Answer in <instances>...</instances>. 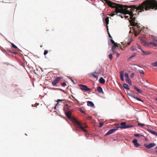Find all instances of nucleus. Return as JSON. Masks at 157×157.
Here are the masks:
<instances>
[{"mask_svg": "<svg viewBox=\"0 0 157 157\" xmlns=\"http://www.w3.org/2000/svg\"><path fill=\"white\" fill-rule=\"evenodd\" d=\"M105 0L109 6L115 9V12H112L110 16H113L119 13L120 14L118 15L123 18V17L121 15L122 13L123 15L128 14L130 16V18L133 21L135 20V18L133 16L136 14L137 13H139L151 10H157V1L155 0H146L138 6L134 5L129 6H124L108 0Z\"/></svg>", "mask_w": 157, "mask_h": 157, "instance_id": "1", "label": "nucleus"}, {"mask_svg": "<svg viewBox=\"0 0 157 157\" xmlns=\"http://www.w3.org/2000/svg\"><path fill=\"white\" fill-rule=\"evenodd\" d=\"M72 112L70 110L66 112L65 115L67 118L70 119L71 121L74 124H76L77 125H78L80 127L81 126L79 123L78 122V121L75 117L71 116Z\"/></svg>", "mask_w": 157, "mask_h": 157, "instance_id": "2", "label": "nucleus"}, {"mask_svg": "<svg viewBox=\"0 0 157 157\" xmlns=\"http://www.w3.org/2000/svg\"><path fill=\"white\" fill-rule=\"evenodd\" d=\"M130 23L132 26L136 27L135 29H134L135 32V35L136 36L141 32V30L140 27L137 23H135V21L130 22Z\"/></svg>", "mask_w": 157, "mask_h": 157, "instance_id": "3", "label": "nucleus"}, {"mask_svg": "<svg viewBox=\"0 0 157 157\" xmlns=\"http://www.w3.org/2000/svg\"><path fill=\"white\" fill-rule=\"evenodd\" d=\"M78 122L79 123L81 126V127L78 125H77L78 127V128H80L81 130L83 132H85L86 133H87L88 132L85 129V128L87 127V125L85 124H82L80 121H78Z\"/></svg>", "mask_w": 157, "mask_h": 157, "instance_id": "4", "label": "nucleus"}, {"mask_svg": "<svg viewBox=\"0 0 157 157\" xmlns=\"http://www.w3.org/2000/svg\"><path fill=\"white\" fill-rule=\"evenodd\" d=\"M62 78V77H58L56 78L52 82V85L53 86H56Z\"/></svg>", "mask_w": 157, "mask_h": 157, "instance_id": "5", "label": "nucleus"}, {"mask_svg": "<svg viewBox=\"0 0 157 157\" xmlns=\"http://www.w3.org/2000/svg\"><path fill=\"white\" fill-rule=\"evenodd\" d=\"M79 86L80 87V89L82 90H84L85 91H89L91 90L90 88H88L87 86L86 85H83L79 84Z\"/></svg>", "mask_w": 157, "mask_h": 157, "instance_id": "6", "label": "nucleus"}, {"mask_svg": "<svg viewBox=\"0 0 157 157\" xmlns=\"http://www.w3.org/2000/svg\"><path fill=\"white\" fill-rule=\"evenodd\" d=\"M118 127H117L115 128L112 129L108 131L107 133L105 134V136L109 135L110 134L113 133L115 131H116L118 130Z\"/></svg>", "mask_w": 157, "mask_h": 157, "instance_id": "7", "label": "nucleus"}, {"mask_svg": "<svg viewBox=\"0 0 157 157\" xmlns=\"http://www.w3.org/2000/svg\"><path fill=\"white\" fill-rule=\"evenodd\" d=\"M156 145V144L155 143H151L149 144H144V146L145 147H147V148L150 149L152 147L155 146Z\"/></svg>", "mask_w": 157, "mask_h": 157, "instance_id": "8", "label": "nucleus"}, {"mask_svg": "<svg viewBox=\"0 0 157 157\" xmlns=\"http://www.w3.org/2000/svg\"><path fill=\"white\" fill-rule=\"evenodd\" d=\"M133 142L134 145L136 147H138L140 145V144L137 143V141L136 139H135L133 140Z\"/></svg>", "mask_w": 157, "mask_h": 157, "instance_id": "9", "label": "nucleus"}, {"mask_svg": "<svg viewBox=\"0 0 157 157\" xmlns=\"http://www.w3.org/2000/svg\"><path fill=\"white\" fill-rule=\"evenodd\" d=\"M120 77L121 78V80L122 81H123L124 80V72L123 71H121L120 72Z\"/></svg>", "mask_w": 157, "mask_h": 157, "instance_id": "10", "label": "nucleus"}, {"mask_svg": "<svg viewBox=\"0 0 157 157\" xmlns=\"http://www.w3.org/2000/svg\"><path fill=\"white\" fill-rule=\"evenodd\" d=\"M97 90L99 93H101L103 94H104L103 92L102 88L100 86H98L97 88Z\"/></svg>", "mask_w": 157, "mask_h": 157, "instance_id": "11", "label": "nucleus"}, {"mask_svg": "<svg viewBox=\"0 0 157 157\" xmlns=\"http://www.w3.org/2000/svg\"><path fill=\"white\" fill-rule=\"evenodd\" d=\"M121 126L118 127V128H125L126 123L125 122H122L121 123Z\"/></svg>", "mask_w": 157, "mask_h": 157, "instance_id": "12", "label": "nucleus"}, {"mask_svg": "<svg viewBox=\"0 0 157 157\" xmlns=\"http://www.w3.org/2000/svg\"><path fill=\"white\" fill-rule=\"evenodd\" d=\"M87 105L88 106L91 107H93L94 106V105L93 102L89 101H87Z\"/></svg>", "mask_w": 157, "mask_h": 157, "instance_id": "13", "label": "nucleus"}, {"mask_svg": "<svg viewBox=\"0 0 157 157\" xmlns=\"http://www.w3.org/2000/svg\"><path fill=\"white\" fill-rule=\"evenodd\" d=\"M94 77L97 78L98 76V73L96 72H93L91 74Z\"/></svg>", "mask_w": 157, "mask_h": 157, "instance_id": "14", "label": "nucleus"}, {"mask_svg": "<svg viewBox=\"0 0 157 157\" xmlns=\"http://www.w3.org/2000/svg\"><path fill=\"white\" fill-rule=\"evenodd\" d=\"M142 55L143 56H145L147 55H148L151 53V52H149L147 51V52H145L143 50H142Z\"/></svg>", "mask_w": 157, "mask_h": 157, "instance_id": "15", "label": "nucleus"}, {"mask_svg": "<svg viewBox=\"0 0 157 157\" xmlns=\"http://www.w3.org/2000/svg\"><path fill=\"white\" fill-rule=\"evenodd\" d=\"M99 82L101 84H104L105 82V80L102 78H101L99 80Z\"/></svg>", "mask_w": 157, "mask_h": 157, "instance_id": "16", "label": "nucleus"}, {"mask_svg": "<svg viewBox=\"0 0 157 157\" xmlns=\"http://www.w3.org/2000/svg\"><path fill=\"white\" fill-rule=\"evenodd\" d=\"M151 45L152 47L155 46L156 47L157 46L156 44L153 41L149 43V44H148V46H150V45Z\"/></svg>", "mask_w": 157, "mask_h": 157, "instance_id": "17", "label": "nucleus"}, {"mask_svg": "<svg viewBox=\"0 0 157 157\" xmlns=\"http://www.w3.org/2000/svg\"><path fill=\"white\" fill-rule=\"evenodd\" d=\"M125 77L126 81H128L129 80L128 77V73H126L125 74Z\"/></svg>", "mask_w": 157, "mask_h": 157, "instance_id": "18", "label": "nucleus"}, {"mask_svg": "<svg viewBox=\"0 0 157 157\" xmlns=\"http://www.w3.org/2000/svg\"><path fill=\"white\" fill-rule=\"evenodd\" d=\"M136 53H134L132 54L128 58V60L129 61L132 58L135 57L136 56Z\"/></svg>", "mask_w": 157, "mask_h": 157, "instance_id": "19", "label": "nucleus"}, {"mask_svg": "<svg viewBox=\"0 0 157 157\" xmlns=\"http://www.w3.org/2000/svg\"><path fill=\"white\" fill-rule=\"evenodd\" d=\"M123 86L126 89L129 90V87L128 85L124 83L123 84Z\"/></svg>", "mask_w": 157, "mask_h": 157, "instance_id": "20", "label": "nucleus"}, {"mask_svg": "<svg viewBox=\"0 0 157 157\" xmlns=\"http://www.w3.org/2000/svg\"><path fill=\"white\" fill-rule=\"evenodd\" d=\"M134 88L139 93H142V91L139 89L137 87H136V86H135Z\"/></svg>", "mask_w": 157, "mask_h": 157, "instance_id": "21", "label": "nucleus"}, {"mask_svg": "<svg viewBox=\"0 0 157 157\" xmlns=\"http://www.w3.org/2000/svg\"><path fill=\"white\" fill-rule=\"evenodd\" d=\"M105 22L106 25V27H107V26H108V25L109 24V17H107L105 19Z\"/></svg>", "mask_w": 157, "mask_h": 157, "instance_id": "22", "label": "nucleus"}, {"mask_svg": "<svg viewBox=\"0 0 157 157\" xmlns=\"http://www.w3.org/2000/svg\"><path fill=\"white\" fill-rule=\"evenodd\" d=\"M133 98H134L135 99H136L137 100H138V101H141L142 102H143V101L141 99H140V98H138V97H136L134 96H133Z\"/></svg>", "mask_w": 157, "mask_h": 157, "instance_id": "23", "label": "nucleus"}, {"mask_svg": "<svg viewBox=\"0 0 157 157\" xmlns=\"http://www.w3.org/2000/svg\"><path fill=\"white\" fill-rule=\"evenodd\" d=\"M10 44H11L12 47L16 49V50H19V49L16 46H15L14 44L12 43H10Z\"/></svg>", "mask_w": 157, "mask_h": 157, "instance_id": "24", "label": "nucleus"}, {"mask_svg": "<svg viewBox=\"0 0 157 157\" xmlns=\"http://www.w3.org/2000/svg\"><path fill=\"white\" fill-rule=\"evenodd\" d=\"M149 132H150L151 134L153 135H155L157 136V133L154 131H152L151 130H150Z\"/></svg>", "mask_w": 157, "mask_h": 157, "instance_id": "25", "label": "nucleus"}, {"mask_svg": "<svg viewBox=\"0 0 157 157\" xmlns=\"http://www.w3.org/2000/svg\"><path fill=\"white\" fill-rule=\"evenodd\" d=\"M10 68L11 69L12 71L13 72H14L16 70V68L15 67H14L13 66H12L11 67H10Z\"/></svg>", "mask_w": 157, "mask_h": 157, "instance_id": "26", "label": "nucleus"}, {"mask_svg": "<svg viewBox=\"0 0 157 157\" xmlns=\"http://www.w3.org/2000/svg\"><path fill=\"white\" fill-rule=\"evenodd\" d=\"M152 38L155 41L157 42V37L154 36H151Z\"/></svg>", "mask_w": 157, "mask_h": 157, "instance_id": "27", "label": "nucleus"}, {"mask_svg": "<svg viewBox=\"0 0 157 157\" xmlns=\"http://www.w3.org/2000/svg\"><path fill=\"white\" fill-rule=\"evenodd\" d=\"M151 64L152 66L153 67H157V61H156L154 63H152Z\"/></svg>", "mask_w": 157, "mask_h": 157, "instance_id": "28", "label": "nucleus"}, {"mask_svg": "<svg viewBox=\"0 0 157 157\" xmlns=\"http://www.w3.org/2000/svg\"><path fill=\"white\" fill-rule=\"evenodd\" d=\"M132 127L133 126L131 125H126L125 128H127Z\"/></svg>", "mask_w": 157, "mask_h": 157, "instance_id": "29", "label": "nucleus"}, {"mask_svg": "<svg viewBox=\"0 0 157 157\" xmlns=\"http://www.w3.org/2000/svg\"><path fill=\"white\" fill-rule=\"evenodd\" d=\"M107 32H108V33L109 34V36L111 38H112V36H111V35H110L109 33V29H108V26H107Z\"/></svg>", "mask_w": 157, "mask_h": 157, "instance_id": "30", "label": "nucleus"}, {"mask_svg": "<svg viewBox=\"0 0 157 157\" xmlns=\"http://www.w3.org/2000/svg\"><path fill=\"white\" fill-rule=\"evenodd\" d=\"M109 58L111 59V60H112L113 59V56L112 54H110L109 55Z\"/></svg>", "mask_w": 157, "mask_h": 157, "instance_id": "31", "label": "nucleus"}, {"mask_svg": "<svg viewBox=\"0 0 157 157\" xmlns=\"http://www.w3.org/2000/svg\"><path fill=\"white\" fill-rule=\"evenodd\" d=\"M139 72L141 74L143 75L144 74V72L143 70H139Z\"/></svg>", "mask_w": 157, "mask_h": 157, "instance_id": "32", "label": "nucleus"}, {"mask_svg": "<svg viewBox=\"0 0 157 157\" xmlns=\"http://www.w3.org/2000/svg\"><path fill=\"white\" fill-rule=\"evenodd\" d=\"M134 136L136 137H140L141 136H142L140 134H135Z\"/></svg>", "mask_w": 157, "mask_h": 157, "instance_id": "33", "label": "nucleus"}, {"mask_svg": "<svg viewBox=\"0 0 157 157\" xmlns=\"http://www.w3.org/2000/svg\"><path fill=\"white\" fill-rule=\"evenodd\" d=\"M112 51L113 52V53H116L115 51V48L114 47H113L112 49Z\"/></svg>", "mask_w": 157, "mask_h": 157, "instance_id": "34", "label": "nucleus"}, {"mask_svg": "<svg viewBox=\"0 0 157 157\" xmlns=\"http://www.w3.org/2000/svg\"><path fill=\"white\" fill-rule=\"evenodd\" d=\"M103 125V123L102 122H100L99 124V127L100 128H101V127H102Z\"/></svg>", "mask_w": 157, "mask_h": 157, "instance_id": "35", "label": "nucleus"}, {"mask_svg": "<svg viewBox=\"0 0 157 157\" xmlns=\"http://www.w3.org/2000/svg\"><path fill=\"white\" fill-rule=\"evenodd\" d=\"M61 85L62 86L64 87L66 86V83L65 82H63L62 83Z\"/></svg>", "mask_w": 157, "mask_h": 157, "instance_id": "36", "label": "nucleus"}, {"mask_svg": "<svg viewBox=\"0 0 157 157\" xmlns=\"http://www.w3.org/2000/svg\"><path fill=\"white\" fill-rule=\"evenodd\" d=\"M113 45L114 48L118 47V45L117 43H115V44H113Z\"/></svg>", "mask_w": 157, "mask_h": 157, "instance_id": "37", "label": "nucleus"}, {"mask_svg": "<svg viewBox=\"0 0 157 157\" xmlns=\"http://www.w3.org/2000/svg\"><path fill=\"white\" fill-rule=\"evenodd\" d=\"M131 49L132 50H134L136 49V47L134 46L132 47Z\"/></svg>", "mask_w": 157, "mask_h": 157, "instance_id": "38", "label": "nucleus"}, {"mask_svg": "<svg viewBox=\"0 0 157 157\" xmlns=\"http://www.w3.org/2000/svg\"><path fill=\"white\" fill-rule=\"evenodd\" d=\"M137 46L138 48L139 49L141 50V51H142V50H143L141 48V46L140 45H138V44L137 45Z\"/></svg>", "mask_w": 157, "mask_h": 157, "instance_id": "39", "label": "nucleus"}, {"mask_svg": "<svg viewBox=\"0 0 157 157\" xmlns=\"http://www.w3.org/2000/svg\"><path fill=\"white\" fill-rule=\"evenodd\" d=\"M48 50H45L44 51V55H46L48 53Z\"/></svg>", "mask_w": 157, "mask_h": 157, "instance_id": "40", "label": "nucleus"}, {"mask_svg": "<svg viewBox=\"0 0 157 157\" xmlns=\"http://www.w3.org/2000/svg\"><path fill=\"white\" fill-rule=\"evenodd\" d=\"M138 124L139 125H140V126H144V125L143 124H141V123H138Z\"/></svg>", "mask_w": 157, "mask_h": 157, "instance_id": "41", "label": "nucleus"}, {"mask_svg": "<svg viewBox=\"0 0 157 157\" xmlns=\"http://www.w3.org/2000/svg\"><path fill=\"white\" fill-rule=\"evenodd\" d=\"M128 83L130 85H132V82H131V81L130 80H129L128 81H127Z\"/></svg>", "mask_w": 157, "mask_h": 157, "instance_id": "42", "label": "nucleus"}, {"mask_svg": "<svg viewBox=\"0 0 157 157\" xmlns=\"http://www.w3.org/2000/svg\"><path fill=\"white\" fill-rule=\"evenodd\" d=\"M135 75V74L134 73H132L130 75V77L132 78Z\"/></svg>", "mask_w": 157, "mask_h": 157, "instance_id": "43", "label": "nucleus"}, {"mask_svg": "<svg viewBox=\"0 0 157 157\" xmlns=\"http://www.w3.org/2000/svg\"><path fill=\"white\" fill-rule=\"evenodd\" d=\"M121 44L122 45H124L125 47H126L127 46L125 45L126 43H124V42H121Z\"/></svg>", "mask_w": 157, "mask_h": 157, "instance_id": "44", "label": "nucleus"}, {"mask_svg": "<svg viewBox=\"0 0 157 157\" xmlns=\"http://www.w3.org/2000/svg\"><path fill=\"white\" fill-rule=\"evenodd\" d=\"M110 41L113 44H115V42L113 40L111 39Z\"/></svg>", "mask_w": 157, "mask_h": 157, "instance_id": "45", "label": "nucleus"}, {"mask_svg": "<svg viewBox=\"0 0 157 157\" xmlns=\"http://www.w3.org/2000/svg\"><path fill=\"white\" fill-rule=\"evenodd\" d=\"M79 110L82 113H85V112L83 110H82L81 109H80Z\"/></svg>", "mask_w": 157, "mask_h": 157, "instance_id": "46", "label": "nucleus"}, {"mask_svg": "<svg viewBox=\"0 0 157 157\" xmlns=\"http://www.w3.org/2000/svg\"><path fill=\"white\" fill-rule=\"evenodd\" d=\"M116 54L117 55V57H118L120 56V54L118 52H116Z\"/></svg>", "mask_w": 157, "mask_h": 157, "instance_id": "47", "label": "nucleus"}, {"mask_svg": "<svg viewBox=\"0 0 157 157\" xmlns=\"http://www.w3.org/2000/svg\"><path fill=\"white\" fill-rule=\"evenodd\" d=\"M63 101V100L58 99V100H57V101L58 102H59V101Z\"/></svg>", "mask_w": 157, "mask_h": 157, "instance_id": "48", "label": "nucleus"}, {"mask_svg": "<svg viewBox=\"0 0 157 157\" xmlns=\"http://www.w3.org/2000/svg\"><path fill=\"white\" fill-rule=\"evenodd\" d=\"M88 119L90 120L92 119V117L90 116H88L87 118Z\"/></svg>", "mask_w": 157, "mask_h": 157, "instance_id": "49", "label": "nucleus"}, {"mask_svg": "<svg viewBox=\"0 0 157 157\" xmlns=\"http://www.w3.org/2000/svg\"><path fill=\"white\" fill-rule=\"evenodd\" d=\"M88 132L87 133H86L85 134V136L87 137L88 136Z\"/></svg>", "mask_w": 157, "mask_h": 157, "instance_id": "50", "label": "nucleus"}, {"mask_svg": "<svg viewBox=\"0 0 157 157\" xmlns=\"http://www.w3.org/2000/svg\"><path fill=\"white\" fill-rule=\"evenodd\" d=\"M130 43H131V42H128V43H127L128 45H129L130 44Z\"/></svg>", "mask_w": 157, "mask_h": 157, "instance_id": "51", "label": "nucleus"}, {"mask_svg": "<svg viewBox=\"0 0 157 157\" xmlns=\"http://www.w3.org/2000/svg\"><path fill=\"white\" fill-rule=\"evenodd\" d=\"M128 95H131V93H128Z\"/></svg>", "mask_w": 157, "mask_h": 157, "instance_id": "52", "label": "nucleus"}, {"mask_svg": "<svg viewBox=\"0 0 157 157\" xmlns=\"http://www.w3.org/2000/svg\"><path fill=\"white\" fill-rule=\"evenodd\" d=\"M13 53L14 54H17V52H13Z\"/></svg>", "mask_w": 157, "mask_h": 157, "instance_id": "53", "label": "nucleus"}, {"mask_svg": "<svg viewBox=\"0 0 157 157\" xmlns=\"http://www.w3.org/2000/svg\"><path fill=\"white\" fill-rule=\"evenodd\" d=\"M155 153L156 154H157V150L156 151H155Z\"/></svg>", "mask_w": 157, "mask_h": 157, "instance_id": "54", "label": "nucleus"}, {"mask_svg": "<svg viewBox=\"0 0 157 157\" xmlns=\"http://www.w3.org/2000/svg\"><path fill=\"white\" fill-rule=\"evenodd\" d=\"M155 149H157V146L155 147Z\"/></svg>", "mask_w": 157, "mask_h": 157, "instance_id": "55", "label": "nucleus"}, {"mask_svg": "<svg viewBox=\"0 0 157 157\" xmlns=\"http://www.w3.org/2000/svg\"><path fill=\"white\" fill-rule=\"evenodd\" d=\"M120 48H121V49H122V50H123V48H122V47H121Z\"/></svg>", "mask_w": 157, "mask_h": 157, "instance_id": "56", "label": "nucleus"}, {"mask_svg": "<svg viewBox=\"0 0 157 157\" xmlns=\"http://www.w3.org/2000/svg\"><path fill=\"white\" fill-rule=\"evenodd\" d=\"M155 100L157 101V98L155 99Z\"/></svg>", "mask_w": 157, "mask_h": 157, "instance_id": "57", "label": "nucleus"}, {"mask_svg": "<svg viewBox=\"0 0 157 157\" xmlns=\"http://www.w3.org/2000/svg\"><path fill=\"white\" fill-rule=\"evenodd\" d=\"M125 17H126V18H127L128 17V16L127 17H126V16H125Z\"/></svg>", "mask_w": 157, "mask_h": 157, "instance_id": "58", "label": "nucleus"}, {"mask_svg": "<svg viewBox=\"0 0 157 157\" xmlns=\"http://www.w3.org/2000/svg\"><path fill=\"white\" fill-rule=\"evenodd\" d=\"M147 80H146V82H147Z\"/></svg>", "mask_w": 157, "mask_h": 157, "instance_id": "59", "label": "nucleus"}]
</instances>
